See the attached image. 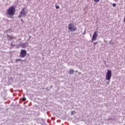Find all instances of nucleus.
<instances>
[{
	"label": "nucleus",
	"instance_id": "obj_15",
	"mask_svg": "<svg viewBox=\"0 0 125 125\" xmlns=\"http://www.w3.org/2000/svg\"><path fill=\"white\" fill-rule=\"evenodd\" d=\"M108 44L112 45L113 46V45H114V42H113V41H112V40L109 41V42H108Z\"/></svg>",
	"mask_w": 125,
	"mask_h": 125
},
{
	"label": "nucleus",
	"instance_id": "obj_33",
	"mask_svg": "<svg viewBox=\"0 0 125 125\" xmlns=\"http://www.w3.org/2000/svg\"><path fill=\"white\" fill-rule=\"evenodd\" d=\"M76 73H78V71H76Z\"/></svg>",
	"mask_w": 125,
	"mask_h": 125
},
{
	"label": "nucleus",
	"instance_id": "obj_5",
	"mask_svg": "<svg viewBox=\"0 0 125 125\" xmlns=\"http://www.w3.org/2000/svg\"><path fill=\"white\" fill-rule=\"evenodd\" d=\"M97 37H98V31H95L92 37V42H94V41H96L97 40Z\"/></svg>",
	"mask_w": 125,
	"mask_h": 125
},
{
	"label": "nucleus",
	"instance_id": "obj_23",
	"mask_svg": "<svg viewBox=\"0 0 125 125\" xmlns=\"http://www.w3.org/2000/svg\"><path fill=\"white\" fill-rule=\"evenodd\" d=\"M85 34H86V30L85 29L84 30V31L83 32V36H84V35H85Z\"/></svg>",
	"mask_w": 125,
	"mask_h": 125
},
{
	"label": "nucleus",
	"instance_id": "obj_18",
	"mask_svg": "<svg viewBox=\"0 0 125 125\" xmlns=\"http://www.w3.org/2000/svg\"><path fill=\"white\" fill-rule=\"evenodd\" d=\"M19 18H22V17H23V15H22L21 14H20L19 16Z\"/></svg>",
	"mask_w": 125,
	"mask_h": 125
},
{
	"label": "nucleus",
	"instance_id": "obj_30",
	"mask_svg": "<svg viewBox=\"0 0 125 125\" xmlns=\"http://www.w3.org/2000/svg\"><path fill=\"white\" fill-rule=\"evenodd\" d=\"M123 21L125 22V17H124V19L123 20Z\"/></svg>",
	"mask_w": 125,
	"mask_h": 125
},
{
	"label": "nucleus",
	"instance_id": "obj_17",
	"mask_svg": "<svg viewBox=\"0 0 125 125\" xmlns=\"http://www.w3.org/2000/svg\"><path fill=\"white\" fill-rule=\"evenodd\" d=\"M55 7L56 9H59V8H60V7L59 6V5H57V4H55Z\"/></svg>",
	"mask_w": 125,
	"mask_h": 125
},
{
	"label": "nucleus",
	"instance_id": "obj_8",
	"mask_svg": "<svg viewBox=\"0 0 125 125\" xmlns=\"http://www.w3.org/2000/svg\"><path fill=\"white\" fill-rule=\"evenodd\" d=\"M29 43L28 42H25V43H21V46L22 48H26V47H28Z\"/></svg>",
	"mask_w": 125,
	"mask_h": 125
},
{
	"label": "nucleus",
	"instance_id": "obj_31",
	"mask_svg": "<svg viewBox=\"0 0 125 125\" xmlns=\"http://www.w3.org/2000/svg\"><path fill=\"white\" fill-rule=\"evenodd\" d=\"M104 65H106V62L105 61H104Z\"/></svg>",
	"mask_w": 125,
	"mask_h": 125
},
{
	"label": "nucleus",
	"instance_id": "obj_6",
	"mask_svg": "<svg viewBox=\"0 0 125 125\" xmlns=\"http://www.w3.org/2000/svg\"><path fill=\"white\" fill-rule=\"evenodd\" d=\"M37 123H38V124H41V125H44V123H45V120H44V119L42 118H37Z\"/></svg>",
	"mask_w": 125,
	"mask_h": 125
},
{
	"label": "nucleus",
	"instance_id": "obj_11",
	"mask_svg": "<svg viewBox=\"0 0 125 125\" xmlns=\"http://www.w3.org/2000/svg\"><path fill=\"white\" fill-rule=\"evenodd\" d=\"M8 33H12V30H11V28H10L9 29L5 31L4 34H8Z\"/></svg>",
	"mask_w": 125,
	"mask_h": 125
},
{
	"label": "nucleus",
	"instance_id": "obj_9",
	"mask_svg": "<svg viewBox=\"0 0 125 125\" xmlns=\"http://www.w3.org/2000/svg\"><path fill=\"white\" fill-rule=\"evenodd\" d=\"M13 82H14L13 78H12L11 77H8V83L9 84H11Z\"/></svg>",
	"mask_w": 125,
	"mask_h": 125
},
{
	"label": "nucleus",
	"instance_id": "obj_4",
	"mask_svg": "<svg viewBox=\"0 0 125 125\" xmlns=\"http://www.w3.org/2000/svg\"><path fill=\"white\" fill-rule=\"evenodd\" d=\"M27 55V50L21 49L20 53V57L21 58H24Z\"/></svg>",
	"mask_w": 125,
	"mask_h": 125
},
{
	"label": "nucleus",
	"instance_id": "obj_26",
	"mask_svg": "<svg viewBox=\"0 0 125 125\" xmlns=\"http://www.w3.org/2000/svg\"><path fill=\"white\" fill-rule=\"evenodd\" d=\"M94 1L95 2H98L99 1H100V0H94Z\"/></svg>",
	"mask_w": 125,
	"mask_h": 125
},
{
	"label": "nucleus",
	"instance_id": "obj_12",
	"mask_svg": "<svg viewBox=\"0 0 125 125\" xmlns=\"http://www.w3.org/2000/svg\"><path fill=\"white\" fill-rule=\"evenodd\" d=\"M74 73H75V70H74V69H69L68 71V74H69V75H73Z\"/></svg>",
	"mask_w": 125,
	"mask_h": 125
},
{
	"label": "nucleus",
	"instance_id": "obj_3",
	"mask_svg": "<svg viewBox=\"0 0 125 125\" xmlns=\"http://www.w3.org/2000/svg\"><path fill=\"white\" fill-rule=\"evenodd\" d=\"M68 30H70L71 32H75V31L77 30V27L75 26L74 24L69 23L68 25Z\"/></svg>",
	"mask_w": 125,
	"mask_h": 125
},
{
	"label": "nucleus",
	"instance_id": "obj_2",
	"mask_svg": "<svg viewBox=\"0 0 125 125\" xmlns=\"http://www.w3.org/2000/svg\"><path fill=\"white\" fill-rule=\"evenodd\" d=\"M111 78H112V70L108 69L105 75V80L110 82Z\"/></svg>",
	"mask_w": 125,
	"mask_h": 125
},
{
	"label": "nucleus",
	"instance_id": "obj_14",
	"mask_svg": "<svg viewBox=\"0 0 125 125\" xmlns=\"http://www.w3.org/2000/svg\"><path fill=\"white\" fill-rule=\"evenodd\" d=\"M7 38L8 39V41H12V40H10V38H11V36L10 35H9L8 34H7Z\"/></svg>",
	"mask_w": 125,
	"mask_h": 125
},
{
	"label": "nucleus",
	"instance_id": "obj_19",
	"mask_svg": "<svg viewBox=\"0 0 125 125\" xmlns=\"http://www.w3.org/2000/svg\"><path fill=\"white\" fill-rule=\"evenodd\" d=\"M112 6H113V7H116V6H117V4H116V3H113L112 4Z\"/></svg>",
	"mask_w": 125,
	"mask_h": 125
},
{
	"label": "nucleus",
	"instance_id": "obj_25",
	"mask_svg": "<svg viewBox=\"0 0 125 125\" xmlns=\"http://www.w3.org/2000/svg\"><path fill=\"white\" fill-rule=\"evenodd\" d=\"M98 44V42H95L93 43L94 45H96V44Z\"/></svg>",
	"mask_w": 125,
	"mask_h": 125
},
{
	"label": "nucleus",
	"instance_id": "obj_13",
	"mask_svg": "<svg viewBox=\"0 0 125 125\" xmlns=\"http://www.w3.org/2000/svg\"><path fill=\"white\" fill-rule=\"evenodd\" d=\"M18 61H21L22 62H23V61H26V59H24V60H21L20 59H16V63H17V62Z\"/></svg>",
	"mask_w": 125,
	"mask_h": 125
},
{
	"label": "nucleus",
	"instance_id": "obj_28",
	"mask_svg": "<svg viewBox=\"0 0 125 125\" xmlns=\"http://www.w3.org/2000/svg\"><path fill=\"white\" fill-rule=\"evenodd\" d=\"M21 20L22 23H24V21H23V19H21Z\"/></svg>",
	"mask_w": 125,
	"mask_h": 125
},
{
	"label": "nucleus",
	"instance_id": "obj_20",
	"mask_svg": "<svg viewBox=\"0 0 125 125\" xmlns=\"http://www.w3.org/2000/svg\"><path fill=\"white\" fill-rule=\"evenodd\" d=\"M31 38H32V36H29V38L27 40V42H29V41H30V40H31Z\"/></svg>",
	"mask_w": 125,
	"mask_h": 125
},
{
	"label": "nucleus",
	"instance_id": "obj_22",
	"mask_svg": "<svg viewBox=\"0 0 125 125\" xmlns=\"http://www.w3.org/2000/svg\"><path fill=\"white\" fill-rule=\"evenodd\" d=\"M26 101V98H25V97L22 98V101L23 102H25V101Z\"/></svg>",
	"mask_w": 125,
	"mask_h": 125
},
{
	"label": "nucleus",
	"instance_id": "obj_16",
	"mask_svg": "<svg viewBox=\"0 0 125 125\" xmlns=\"http://www.w3.org/2000/svg\"><path fill=\"white\" fill-rule=\"evenodd\" d=\"M15 39H16V37H14V36H12V35L11 36V38H10V40H12H12H15Z\"/></svg>",
	"mask_w": 125,
	"mask_h": 125
},
{
	"label": "nucleus",
	"instance_id": "obj_21",
	"mask_svg": "<svg viewBox=\"0 0 125 125\" xmlns=\"http://www.w3.org/2000/svg\"><path fill=\"white\" fill-rule=\"evenodd\" d=\"M74 114H75V110H73V111H72L71 112V115L72 116H73V115H74Z\"/></svg>",
	"mask_w": 125,
	"mask_h": 125
},
{
	"label": "nucleus",
	"instance_id": "obj_29",
	"mask_svg": "<svg viewBox=\"0 0 125 125\" xmlns=\"http://www.w3.org/2000/svg\"><path fill=\"white\" fill-rule=\"evenodd\" d=\"M52 87H53V85H52L50 86V88H52Z\"/></svg>",
	"mask_w": 125,
	"mask_h": 125
},
{
	"label": "nucleus",
	"instance_id": "obj_27",
	"mask_svg": "<svg viewBox=\"0 0 125 125\" xmlns=\"http://www.w3.org/2000/svg\"><path fill=\"white\" fill-rule=\"evenodd\" d=\"M106 84H107V85H109V84H110V82H106Z\"/></svg>",
	"mask_w": 125,
	"mask_h": 125
},
{
	"label": "nucleus",
	"instance_id": "obj_32",
	"mask_svg": "<svg viewBox=\"0 0 125 125\" xmlns=\"http://www.w3.org/2000/svg\"><path fill=\"white\" fill-rule=\"evenodd\" d=\"M78 74H79V75H81V72H80V73H78Z\"/></svg>",
	"mask_w": 125,
	"mask_h": 125
},
{
	"label": "nucleus",
	"instance_id": "obj_10",
	"mask_svg": "<svg viewBox=\"0 0 125 125\" xmlns=\"http://www.w3.org/2000/svg\"><path fill=\"white\" fill-rule=\"evenodd\" d=\"M1 96L3 98L4 100H5L6 99V95H5V93L4 92H1Z\"/></svg>",
	"mask_w": 125,
	"mask_h": 125
},
{
	"label": "nucleus",
	"instance_id": "obj_24",
	"mask_svg": "<svg viewBox=\"0 0 125 125\" xmlns=\"http://www.w3.org/2000/svg\"><path fill=\"white\" fill-rule=\"evenodd\" d=\"M11 46H12V47H14V46H15V44H13L12 43V42L11 43Z\"/></svg>",
	"mask_w": 125,
	"mask_h": 125
},
{
	"label": "nucleus",
	"instance_id": "obj_1",
	"mask_svg": "<svg viewBox=\"0 0 125 125\" xmlns=\"http://www.w3.org/2000/svg\"><path fill=\"white\" fill-rule=\"evenodd\" d=\"M16 12V10L15 9V7L14 6H11V7H9L8 9L7 10L6 12V14L9 18H12V16L15 14Z\"/></svg>",
	"mask_w": 125,
	"mask_h": 125
},
{
	"label": "nucleus",
	"instance_id": "obj_7",
	"mask_svg": "<svg viewBox=\"0 0 125 125\" xmlns=\"http://www.w3.org/2000/svg\"><path fill=\"white\" fill-rule=\"evenodd\" d=\"M26 7L22 8L21 11L20 12V13L23 15L24 17H26V15H27V12L26 11H25V9Z\"/></svg>",
	"mask_w": 125,
	"mask_h": 125
}]
</instances>
